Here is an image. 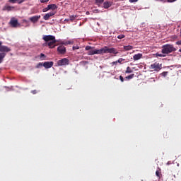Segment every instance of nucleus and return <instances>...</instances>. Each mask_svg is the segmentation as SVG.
<instances>
[{
    "label": "nucleus",
    "mask_w": 181,
    "mask_h": 181,
    "mask_svg": "<svg viewBox=\"0 0 181 181\" xmlns=\"http://www.w3.org/2000/svg\"><path fill=\"white\" fill-rule=\"evenodd\" d=\"M89 52H93V53L101 54H107V53H104V52H100L98 50H95V49L89 50Z\"/></svg>",
    "instance_id": "obj_21"
},
{
    "label": "nucleus",
    "mask_w": 181,
    "mask_h": 181,
    "mask_svg": "<svg viewBox=\"0 0 181 181\" xmlns=\"http://www.w3.org/2000/svg\"><path fill=\"white\" fill-rule=\"evenodd\" d=\"M175 45H180L181 46V40H179L177 42H175Z\"/></svg>",
    "instance_id": "obj_36"
},
{
    "label": "nucleus",
    "mask_w": 181,
    "mask_h": 181,
    "mask_svg": "<svg viewBox=\"0 0 181 181\" xmlns=\"http://www.w3.org/2000/svg\"><path fill=\"white\" fill-rule=\"evenodd\" d=\"M175 48L173 45L170 44H166L162 46V54H168L170 53H173V52H175Z\"/></svg>",
    "instance_id": "obj_3"
},
{
    "label": "nucleus",
    "mask_w": 181,
    "mask_h": 181,
    "mask_svg": "<svg viewBox=\"0 0 181 181\" xmlns=\"http://www.w3.org/2000/svg\"><path fill=\"white\" fill-rule=\"evenodd\" d=\"M45 8L52 9V10H56L57 8V6L56 4H49L45 7Z\"/></svg>",
    "instance_id": "obj_17"
},
{
    "label": "nucleus",
    "mask_w": 181,
    "mask_h": 181,
    "mask_svg": "<svg viewBox=\"0 0 181 181\" xmlns=\"http://www.w3.org/2000/svg\"><path fill=\"white\" fill-rule=\"evenodd\" d=\"M95 51H98L102 53H105V54H118L119 52L118 51H117V49L112 47V48H109V47L107 46H105L103 47V48L100 49H95Z\"/></svg>",
    "instance_id": "obj_2"
},
{
    "label": "nucleus",
    "mask_w": 181,
    "mask_h": 181,
    "mask_svg": "<svg viewBox=\"0 0 181 181\" xmlns=\"http://www.w3.org/2000/svg\"><path fill=\"white\" fill-rule=\"evenodd\" d=\"M177 0H166L165 1V2H168V3H173V2H175Z\"/></svg>",
    "instance_id": "obj_31"
},
{
    "label": "nucleus",
    "mask_w": 181,
    "mask_h": 181,
    "mask_svg": "<svg viewBox=\"0 0 181 181\" xmlns=\"http://www.w3.org/2000/svg\"><path fill=\"white\" fill-rule=\"evenodd\" d=\"M54 16V12L52 11L44 16V21H48L52 16Z\"/></svg>",
    "instance_id": "obj_12"
},
{
    "label": "nucleus",
    "mask_w": 181,
    "mask_h": 181,
    "mask_svg": "<svg viewBox=\"0 0 181 181\" xmlns=\"http://www.w3.org/2000/svg\"><path fill=\"white\" fill-rule=\"evenodd\" d=\"M124 61V59L120 58V59H118V60H117L114 62H117V63H119V64H122V62H123Z\"/></svg>",
    "instance_id": "obj_25"
},
{
    "label": "nucleus",
    "mask_w": 181,
    "mask_h": 181,
    "mask_svg": "<svg viewBox=\"0 0 181 181\" xmlns=\"http://www.w3.org/2000/svg\"><path fill=\"white\" fill-rule=\"evenodd\" d=\"M139 0H129V3H135V2H138Z\"/></svg>",
    "instance_id": "obj_38"
},
{
    "label": "nucleus",
    "mask_w": 181,
    "mask_h": 181,
    "mask_svg": "<svg viewBox=\"0 0 181 181\" xmlns=\"http://www.w3.org/2000/svg\"><path fill=\"white\" fill-rule=\"evenodd\" d=\"M142 57H143L142 54H134V56L132 57V59L134 61H139L141 59Z\"/></svg>",
    "instance_id": "obj_13"
},
{
    "label": "nucleus",
    "mask_w": 181,
    "mask_h": 181,
    "mask_svg": "<svg viewBox=\"0 0 181 181\" xmlns=\"http://www.w3.org/2000/svg\"><path fill=\"white\" fill-rule=\"evenodd\" d=\"M166 165H170V162L167 163Z\"/></svg>",
    "instance_id": "obj_47"
},
{
    "label": "nucleus",
    "mask_w": 181,
    "mask_h": 181,
    "mask_svg": "<svg viewBox=\"0 0 181 181\" xmlns=\"http://www.w3.org/2000/svg\"><path fill=\"white\" fill-rule=\"evenodd\" d=\"M134 74H132L131 75H129V76H126L124 78L127 79V80H131V79L134 78Z\"/></svg>",
    "instance_id": "obj_23"
},
{
    "label": "nucleus",
    "mask_w": 181,
    "mask_h": 181,
    "mask_svg": "<svg viewBox=\"0 0 181 181\" xmlns=\"http://www.w3.org/2000/svg\"><path fill=\"white\" fill-rule=\"evenodd\" d=\"M8 2H10L11 4L17 3V4H21L23 3V0H21V1H19V0H8Z\"/></svg>",
    "instance_id": "obj_18"
},
{
    "label": "nucleus",
    "mask_w": 181,
    "mask_h": 181,
    "mask_svg": "<svg viewBox=\"0 0 181 181\" xmlns=\"http://www.w3.org/2000/svg\"><path fill=\"white\" fill-rule=\"evenodd\" d=\"M180 37H181V30H180Z\"/></svg>",
    "instance_id": "obj_48"
},
{
    "label": "nucleus",
    "mask_w": 181,
    "mask_h": 181,
    "mask_svg": "<svg viewBox=\"0 0 181 181\" xmlns=\"http://www.w3.org/2000/svg\"><path fill=\"white\" fill-rule=\"evenodd\" d=\"M58 53H59V54H66V47H64L63 45L58 47Z\"/></svg>",
    "instance_id": "obj_10"
},
{
    "label": "nucleus",
    "mask_w": 181,
    "mask_h": 181,
    "mask_svg": "<svg viewBox=\"0 0 181 181\" xmlns=\"http://www.w3.org/2000/svg\"><path fill=\"white\" fill-rule=\"evenodd\" d=\"M76 18V16L71 15L69 16V19H68V20H70V21H75Z\"/></svg>",
    "instance_id": "obj_24"
},
{
    "label": "nucleus",
    "mask_w": 181,
    "mask_h": 181,
    "mask_svg": "<svg viewBox=\"0 0 181 181\" xmlns=\"http://www.w3.org/2000/svg\"><path fill=\"white\" fill-rule=\"evenodd\" d=\"M120 81L124 82V78H123V76H120Z\"/></svg>",
    "instance_id": "obj_40"
},
{
    "label": "nucleus",
    "mask_w": 181,
    "mask_h": 181,
    "mask_svg": "<svg viewBox=\"0 0 181 181\" xmlns=\"http://www.w3.org/2000/svg\"><path fill=\"white\" fill-rule=\"evenodd\" d=\"M125 74H132V69H131V67L127 66L126 68V71H124Z\"/></svg>",
    "instance_id": "obj_20"
},
{
    "label": "nucleus",
    "mask_w": 181,
    "mask_h": 181,
    "mask_svg": "<svg viewBox=\"0 0 181 181\" xmlns=\"http://www.w3.org/2000/svg\"><path fill=\"white\" fill-rule=\"evenodd\" d=\"M2 42L0 41V64H1L2 62H4V59L5 58V56H6V53L11 52V49L4 46L1 45Z\"/></svg>",
    "instance_id": "obj_1"
},
{
    "label": "nucleus",
    "mask_w": 181,
    "mask_h": 181,
    "mask_svg": "<svg viewBox=\"0 0 181 181\" xmlns=\"http://www.w3.org/2000/svg\"><path fill=\"white\" fill-rule=\"evenodd\" d=\"M40 59L45 58V54H40Z\"/></svg>",
    "instance_id": "obj_39"
},
{
    "label": "nucleus",
    "mask_w": 181,
    "mask_h": 181,
    "mask_svg": "<svg viewBox=\"0 0 181 181\" xmlns=\"http://www.w3.org/2000/svg\"><path fill=\"white\" fill-rule=\"evenodd\" d=\"M42 40L46 42H56V39L54 35H44V37H42Z\"/></svg>",
    "instance_id": "obj_5"
},
{
    "label": "nucleus",
    "mask_w": 181,
    "mask_h": 181,
    "mask_svg": "<svg viewBox=\"0 0 181 181\" xmlns=\"http://www.w3.org/2000/svg\"><path fill=\"white\" fill-rule=\"evenodd\" d=\"M93 49V47L90 46L86 47V51H90V49Z\"/></svg>",
    "instance_id": "obj_27"
},
{
    "label": "nucleus",
    "mask_w": 181,
    "mask_h": 181,
    "mask_svg": "<svg viewBox=\"0 0 181 181\" xmlns=\"http://www.w3.org/2000/svg\"><path fill=\"white\" fill-rule=\"evenodd\" d=\"M111 6H112V3H110L109 1L103 3V8H105V9L109 8Z\"/></svg>",
    "instance_id": "obj_14"
},
{
    "label": "nucleus",
    "mask_w": 181,
    "mask_h": 181,
    "mask_svg": "<svg viewBox=\"0 0 181 181\" xmlns=\"http://www.w3.org/2000/svg\"><path fill=\"white\" fill-rule=\"evenodd\" d=\"M180 57H181V54H180Z\"/></svg>",
    "instance_id": "obj_49"
},
{
    "label": "nucleus",
    "mask_w": 181,
    "mask_h": 181,
    "mask_svg": "<svg viewBox=\"0 0 181 181\" xmlns=\"http://www.w3.org/2000/svg\"><path fill=\"white\" fill-rule=\"evenodd\" d=\"M48 10H52V8H44V9H42V12L45 13V12L48 11Z\"/></svg>",
    "instance_id": "obj_33"
},
{
    "label": "nucleus",
    "mask_w": 181,
    "mask_h": 181,
    "mask_svg": "<svg viewBox=\"0 0 181 181\" xmlns=\"http://www.w3.org/2000/svg\"><path fill=\"white\" fill-rule=\"evenodd\" d=\"M69 65V59L67 58H64L59 61H58V66H64Z\"/></svg>",
    "instance_id": "obj_6"
},
{
    "label": "nucleus",
    "mask_w": 181,
    "mask_h": 181,
    "mask_svg": "<svg viewBox=\"0 0 181 181\" xmlns=\"http://www.w3.org/2000/svg\"><path fill=\"white\" fill-rule=\"evenodd\" d=\"M40 19V16H35L33 17H30V21L33 23H36Z\"/></svg>",
    "instance_id": "obj_9"
},
{
    "label": "nucleus",
    "mask_w": 181,
    "mask_h": 181,
    "mask_svg": "<svg viewBox=\"0 0 181 181\" xmlns=\"http://www.w3.org/2000/svg\"><path fill=\"white\" fill-rule=\"evenodd\" d=\"M168 74V72H163V73H162V75L163 76H166V74Z\"/></svg>",
    "instance_id": "obj_41"
},
{
    "label": "nucleus",
    "mask_w": 181,
    "mask_h": 181,
    "mask_svg": "<svg viewBox=\"0 0 181 181\" xmlns=\"http://www.w3.org/2000/svg\"><path fill=\"white\" fill-rule=\"evenodd\" d=\"M67 45H70V41H67Z\"/></svg>",
    "instance_id": "obj_45"
},
{
    "label": "nucleus",
    "mask_w": 181,
    "mask_h": 181,
    "mask_svg": "<svg viewBox=\"0 0 181 181\" xmlns=\"http://www.w3.org/2000/svg\"><path fill=\"white\" fill-rule=\"evenodd\" d=\"M117 39L122 40L124 38V35H119L117 37Z\"/></svg>",
    "instance_id": "obj_26"
},
{
    "label": "nucleus",
    "mask_w": 181,
    "mask_h": 181,
    "mask_svg": "<svg viewBox=\"0 0 181 181\" xmlns=\"http://www.w3.org/2000/svg\"><path fill=\"white\" fill-rule=\"evenodd\" d=\"M156 176H157L158 180H160V178L162 177V173L160 172V168H158V170L156 171Z\"/></svg>",
    "instance_id": "obj_16"
},
{
    "label": "nucleus",
    "mask_w": 181,
    "mask_h": 181,
    "mask_svg": "<svg viewBox=\"0 0 181 181\" xmlns=\"http://www.w3.org/2000/svg\"><path fill=\"white\" fill-rule=\"evenodd\" d=\"M158 1H162L163 3L166 2V0H158Z\"/></svg>",
    "instance_id": "obj_43"
},
{
    "label": "nucleus",
    "mask_w": 181,
    "mask_h": 181,
    "mask_svg": "<svg viewBox=\"0 0 181 181\" xmlns=\"http://www.w3.org/2000/svg\"><path fill=\"white\" fill-rule=\"evenodd\" d=\"M151 69H153L156 71H160L162 69V64L157 62L151 64Z\"/></svg>",
    "instance_id": "obj_4"
},
{
    "label": "nucleus",
    "mask_w": 181,
    "mask_h": 181,
    "mask_svg": "<svg viewBox=\"0 0 181 181\" xmlns=\"http://www.w3.org/2000/svg\"><path fill=\"white\" fill-rule=\"evenodd\" d=\"M117 64H119V63L117 62H113L110 63V65H112V66H117Z\"/></svg>",
    "instance_id": "obj_32"
},
{
    "label": "nucleus",
    "mask_w": 181,
    "mask_h": 181,
    "mask_svg": "<svg viewBox=\"0 0 181 181\" xmlns=\"http://www.w3.org/2000/svg\"><path fill=\"white\" fill-rule=\"evenodd\" d=\"M31 93L33 95H35L36 93H37V91L36 90H31Z\"/></svg>",
    "instance_id": "obj_34"
},
{
    "label": "nucleus",
    "mask_w": 181,
    "mask_h": 181,
    "mask_svg": "<svg viewBox=\"0 0 181 181\" xmlns=\"http://www.w3.org/2000/svg\"><path fill=\"white\" fill-rule=\"evenodd\" d=\"M78 49H79V47H78V46H74V47H72V49H74V50H76Z\"/></svg>",
    "instance_id": "obj_37"
},
{
    "label": "nucleus",
    "mask_w": 181,
    "mask_h": 181,
    "mask_svg": "<svg viewBox=\"0 0 181 181\" xmlns=\"http://www.w3.org/2000/svg\"><path fill=\"white\" fill-rule=\"evenodd\" d=\"M49 0H39V2H40V4H45L47 3Z\"/></svg>",
    "instance_id": "obj_30"
},
{
    "label": "nucleus",
    "mask_w": 181,
    "mask_h": 181,
    "mask_svg": "<svg viewBox=\"0 0 181 181\" xmlns=\"http://www.w3.org/2000/svg\"><path fill=\"white\" fill-rule=\"evenodd\" d=\"M14 9V7L13 6H8V5H5V6H4L3 8H1V11H11Z\"/></svg>",
    "instance_id": "obj_11"
},
{
    "label": "nucleus",
    "mask_w": 181,
    "mask_h": 181,
    "mask_svg": "<svg viewBox=\"0 0 181 181\" xmlns=\"http://www.w3.org/2000/svg\"><path fill=\"white\" fill-rule=\"evenodd\" d=\"M95 1H96V4H101L104 1V0H95Z\"/></svg>",
    "instance_id": "obj_29"
},
{
    "label": "nucleus",
    "mask_w": 181,
    "mask_h": 181,
    "mask_svg": "<svg viewBox=\"0 0 181 181\" xmlns=\"http://www.w3.org/2000/svg\"><path fill=\"white\" fill-rule=\"evenodd\" d=\"M42 66L47 69H50L53 66V62H45L42 63Z\"/></svg>",
    "instance_id": "obj_8"
},
{
    "label": "nucleus",
    "mask_w": 181,
    "mask_h": 181,
    "mask_svg": "<svg viewBox=\"0 0 181 181\" xmlns=\"http://www.w3.org/2000/svg\"><path fill=\"white\" fill-rule=\"evenodd\" d=\"M123 49H124V51H130V50H132L134 47L131 45H127V46H124Z\"/></svg>",
    "instance_id": "obj_19"
},
{
    "label": "nucleus",
    "mask_w": 181,
    "mask_h": 181,
    "mask_svg": "<svg viewBox=\"0 0 181 181\" xmlns=\"http://www.w3.org/2000/svg\"><path fill=\"white\" fill-rule=\"evenodd\" d=\"M90 13H88V11L86 12V15H89Z\"/></svg>",
    "instance_id": "obj_44"
},
{
    "label": "nucleus",
    "mask_w": 181,
    "mask_h": 181,
    "mask_svg": "<svg viewBox=\"0 0 181 181\" xmlns=\"http://www.w3.org/2000/svg\"><path fill=\"white\" fill-rule=\"evenodd\" d=\"M10 26L11 28H17V26H19V22H17V20L13 18L10 21Z\"/></svg>",
    "instance_id": "obj_7"
},
{
    "label": "nucleus",
    "mask_w": 181,
    "mask_h": 181,
    "mask_svg": "<svg viewBox=\"0 0 181 181\" xmlns=\"http://www.w3.org/2000/svg\"><path fill=\"white\" fill-rule=\"evenodd\" d=\"M43 66V65H42V62H39L37 64V65H36V69H39L40 67Z\"/></svg>",
    "instance_id": "obj_28"
},
{
    "label": "nucleus",
    "mask_w": 181,
    "mask_h": 181,
    "mask_svg": "<svg viewBox=\"0 0 181 181\" xmlns=\"http://www.w3.org/2000/svg\"><path fill=\"white\" fill-rule=\"evenodd\" d=\"M54 44H56V41H50V42H48L47 46L50 49H54L55 47Z\"/></svg>",
    "instance_id": "obj_15"
},
{
    "label": "nucleus",
    "mask_w": 181,
    "mask_h": 181,
    "mask_svg": "<svg viewBox=\"0 0 181 181\" xmlns=\"http://www.w3.org/2000/svg\"><path fill=\"white\" fill-rule=\"evenodd\" d=\"M179 52H180V53H181V48H180V49H179Z\"/></svg>",
    "instance_id": "obj_46"
},
{
    "label": "nucleus",
    "mask_w": 181,
    "mask_h": 181,
    "mask_svg": "<svg viewBox=\"0 0 181 181\" xmlns=\"http://www.w3.org/2000/svg\"><path fill=\"white\" fill-rule=\"evenodd\" d=\"M95 54H98L97 52H90V51L87 52V55H89V56H93V55H95Z\"/></svg>",
    "instance_id": "obj_22"
},
{
    "label": "nucleus",
    "mask_w": 181,
    "mask_h": 181,
    "mask_svg": "<svg viewBox=\"0 0 181 181\" xmlns=\"http://www.w3.org/2000/svg\"><path fill=\"white\" fill-rule=\"evenodd\" d=\"M64 21L69 22V21H70V19H65V20H64Z\"/></svg>",
    "instance_id": "obj_42"
},
{
    "label": "nucleus",
    "mask_w": 181,
    "mask_h": 181,
    "mask_svg": "<svg viewBox=\"0 0 181 181\" xmlns=\"http://www.w3.org/2000/svg\"><path fill=\"white\" fill-rule=\"evenodd\" d=\"M157 57H165V55H163V54H157Z\"/></svg>",
    "instance_id": "obj_35"
}]
</instances>
